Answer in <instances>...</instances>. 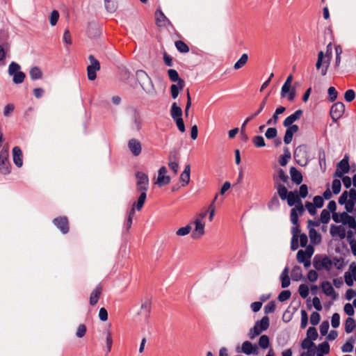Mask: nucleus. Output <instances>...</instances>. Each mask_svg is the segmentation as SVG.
Returning a JSON list of instances; mask_svg holds the SVG:
<instances>
[{
  "instance_id": "obj_1",
  "label": "nucleus",
  "mask_w": 356,
  "mask_h": 356,
  "mask_svg": "<svg viewBox=\"0 0 356 356\" xmlns=\"http://www.w3.org/2000/svg\"><path fill=\"white\" fill-rule=\"evenodd\" d=\"M269 327V318L268 316H264L260 321L255 323L254 327L250 330L248 336L250 339H254L263 331L266 330Z\"/></svg>"
},
{
  "instance_id": "obj_2",
  "label": "nucleus",
  "mask_w": 356,
  "mask_h": 356,
  "mask_svg": "<svg viewBox=\"0 0 356 356\" xmlns=\"http://www.w3.org/2000/svg\"><path fill=\"white\" fill-rule=\"evenodd\" d=\"M332 265V261L326 255L317 254L313 259V266L318 270L324 269L330 271Z\"/></svg>"
},
{
  "instance_id": "obj_3",
  "label": "nucleus",
  "mask_w": 356,
  "mask_h": 356,
  "mask_svg": "<svg viewBox=\"0 0 356 356\" xmlns=\"http://www.w3.org/2000/svg\"><path fill=\"white\" fill-rule=\"evenodd\" d=\"M20 65L13 61L8 66V74L13 76V81L15 84H20L24 82L26 77L25 73L19 71Z\"/></svg>"
},
{
  "instance_id": "obj_4",
  "label": "nucleus",
  "mask_w": 356,
  "mask_h": 356,
  "mask_svg": "<svg viewBox=\"0 0 356 356\" xmlns=\"http://www.w3.org/2000/svg\"><path fill=\"white\" fill-rule=\"evenodd\" d=\"M332 220L337 222H342L343 225H348L350 228L356 229V220L354 217L350 216L346 212L341 213H334Z\"/></svg>"
},
{
  "instance_id": "obj_5",
  "label": "nucleus",
  "mask_w": 356,
  "mask_h": 356,
  "mask_svg": "<svg viewBox=\"0 0 356 356\" xmlns=\"http://www.w3.org/2000/svg\"><path fill=\"white\" fill-rule=\"evenodd\" d=\"M307 147L305 145H300L296 148L294 158L299 165H305L307 163Z\"/></svg>"
},
{
  "instance_id": "obj_6",
  "label": "nucleus",
  "mask_w": 356,
  "mask_h": 356,
  "mask_svg": "<svg viewBox=\"0 0 356 356\" xmlns=\"http://www.w3.org/2000/svg\"><path fill=\"white\" fill-rule=\"evenodd\" d=\"M8 156V150L3 149L0 152V172L3 175H8L10 172V163Z\"/></svg>"
},
{
  "instance_id": "obj_7",
  "label": "nucleus",
  "mask_w": 356,
  "mask_h": 356,
  "mask_svg": "<svg viewBox=\"0 0 356 356\" xmlns=\"http://www.w3.org/2000/svg\"><path fill=\"white\" fill-rule=\"evenodd\" d=\"M136 190L147 191L149 185V177L147 174L143 172L138 171L136 173Z\"/></svg>"
},
{
  "instance_id": "obj_8",
  "label": "nucleus",
  "mask_w": 356,
  "mask_h": 356,
  "mask_svg": "<svg viewBox=\"0 0 356 356\" xmlns=\"http://www.w3.org/2000/svg\"><path fill=\"white\" fill-rule=\"evenodd\" d=\"M345 106L342 102H337L334 104L330 108V116L333 122H337L343 114Z\"/></svg>"
},
{
  "instance_id": "obj_9",
  "label": "nucleus",
  "mask_w": 356,
  "mask_h": 356,
  "mask_svg": "<svg viewBox=\"0 0 356 356\" xmlns=\"http://www.w3.org/2000/svg\"><path fill=\"white\" fill-rule=\"evenodd\" d=\"M350 170V165L347 157H344L341 160L337 165V170L334 174V177H342V176L348 173Z\"/></svg>"
},
{
  "instance_id": "obj_10",
  "label": "nucleus",
  "mask_w": 356,
  "mask_h": 356,
  "mask_svg": "<svg viewBox=\"0 0 356 356\" xmlns=\"http://www.w3.org/2000/svg\"><path fill=\"white\" fill-rule=\"evenodd\" d=\"M168 170L165 166H162L159 168L158 171V177L156 181V184L159 186H163L164 185H167L170 182V177L166 175Z\"/></svg>"
},
{
  "instance_id": "obj_11",
  "label": "nucleus",
  "mask_w": 356,
  "mask_h": 356,
  "mask_svg": "<svg viewBox=\"0 0 356 356\" xmlns=\"http://www.w3.org/2000/svg\"><path fill=\"white\" fill-rule=\"evenodd\" d=\"M127 146L133 156H138L140 154L142 151V145L138 139L131 138L129 140Z\"/></svg>"
},
{
  "instance_id": "obj_12",
  "label": "nucleus",
  "mask_w": 356,
  "mask_h": 356,
  "mask_svg": "<svg viewBox=\"0 0 356 356\" xmlns=\"http://www.w3.org/2000/svg\"><path fill=\"white\" fill-rule=\"evenodd\" d=\"M53 222L63 234H65L69 232V224L67 217L63 216L56 218L54 219Z\"/></svg>"
},
{
  "instance_id": "obj_13",
  "label": "nucleus",
  "mask_w": 356,
  "mask_h": 356,
  "mask_svg": "<svg viewBox=\"0 0 356 356\" xmlns=\"http://www.w3.org/2000/svg\"><path fill=\"white\" fill-rule=\"evenodd\" d=\"M194 223L195 225V227L192 232L191 236L194 239H197L204 235L205 225L200 219H196L194 221Z\"/></svg>"
},
{
  "instance_id": "obj_14",
  "label": "nucleus",
  "mask_w": 356,
  "mask_h": 356,
  "mask_svg": "<svg viewBox=\"0 0 356 356\" xmlns=\"http://www.w3.org/2000/svg\"><path fill=\"white\" fill-rule=\"evenodd\" d=\"M142 120L139 113L135 111L133 113L131 120L129 124L130 129L133 131L138 132L141 129Z\"/></svg>"
},
{
  "instance_id": "obj_15",
  "label": "nucleus",
  "mask_w": 356,
  "mask_h": 356,
  "mask_svg": "<svg viewBox=\"0 0 356 356\" xmlns=\"http://www.w3.org/2000/svg\"><path fill=\"white\" fill-rule=\"evenodd\" d=\"M321 289L323 292L329 297H331L332 300H336L338 297V294L335 292L331 283L328 281L323 282L321 284Z\"/></svg>"
},
{
  "instance_id": "obj_16",
  "label": "nucleus",
  "mask_w": 356,
  "mask_h": 356,
  "mask_svg": "<svg viewBox=\"0 0 356 356\" xmlns=\"http://www.w3.org/2000/svg\"><path fill=\"white\" fill-rule=\"evenodd\" d=\"M136 76L138 80L140 81V83L142 88H143V90H145L146 92H150V90H146L143 86L144 82L145 81H148L150 83L151 88H153V83H152V81L150 77L149 76V75L144 70H138L136 72Z\"/></svg>"
},
{
  "instance_id": "obj_17",
  "label": "nucleus",
  "mask_w": 356,
  "mask_h": 356,
  "mask_svg": "<svg viewBox=\"0 0 356 356\" xmlns=\"http://www.w3.org/2000/svg\"><path fill=\"white\" fill-rule=\"evenodd\" d=\"M241 351L248 355H257L258 353V348L256 345H253L251 342L246 341L242 343Z\"/></svg>"
},
{
  "instance_id": "obj_18",
  "label": "nucleus",
  "mask_w": 356,
  "mask_h": 356,
  "mask_svg": "<svg viewBox=\"0 0 356 356\" xmlns=\"http://www.w3.org/2000/svg\"><path fill=\"white\" fill-rule=\"evenodd\" d=\"M286 200H287V204L289 207H292L293 205H295V207L303 206L302 201L296 192L290 191Z\"/></svg>"
},
{
  "instance_id": "obj_19",
  "label": "nucleus",
  "mask_w": 356,
  "mask_h": 356,
  "mask_svg": "<svg viewBox=\"0 0 356 356\" xmlns=\"http://www.w3.org/2000/svg\"><path fill=\"white\" fill-rule=\"evenodd\" d=\"M289 176L285 173L284 170L279 169L276 174L273 176V184L276 185L277 184H286L289 181Z\"/></svg>"
},
{
  "instance_id": "obj_20",
  "label": "nucleus",
  "mask_w": 356,
  "mask_h": 356,
  "mask_svg": "<svg viewBox=\"0 0 356 356\" xmlns=\"http://www.w3.org/2000/svg\"><path fill=\"white\" fill-rule=\"evenodd\" d=\"M304 212L305 208L303 206H300L299 207H293L291 209L290 220L293 225H297V224H298V217L299 216H302Z\"/></svg>"
},
{
  "instance_id": "obj_21",
  "label": "nucleus",
  "mask_w": 356,
  "mask_h": 356,
  "mask_svg": "<svg viewBox=\"0 0 356 356\" xmlns=\"http://www.w3.org/2000/svg\"><path fill=\"white\" fill-rule=\"evenodd\" d=\"M87 34L92 39L98 38L101 34V30L99 25L95 22H90L88 24Z\"/></svg>"
},
{
  "instance_id": "obj_22",
  "label": "nucleus",
  "mask_w": 356,
  "mask_h": 356,
  "mask_svg": "<svg viewBox=\"0 0 356 356\" xmlns=\"http://www.w3.org/2000/svg\"><path fill=\"white\" fill-rule=\"evenodd\" d=\"M330 232L333 237L339 236L341 239L346 237V229L342 225H332Z\"/></svg>"
},
{
  "instance_id": "obj_23",
  "label": "nucleus",
  "mask_w": 356,
  "mask_h": 356,
  "mask_svg": "<svg viewBox=\"0 0 356 356\" xmlns=\"http://www.w3.org/2000/svg\"><path fill=\"white\" fill-rule=\"evenodd\" d=\"M314 250L312 248H307L306 250H300L297 253V260L299 263L310 259Z\"/></svg>"
},
{
  "instance_id": "obj_24",
  "label": "nucleus",
  "mask_w": 356,
  "mask_h": 356,
  "mask_svg": "<svg viewBox=\"0 0 356 356\" xmlns=\"http://www.w3.org/2000/svg\"><path fill=\"white\" fill-rule=\"evenodd\" d=\"M155 17L156 24L159 26H165L167 24H171L170 20L166 17V16L164 15L162 10L160 9H157L156 11L155 12Z\"/></svg>"
},
{
  "instance_id": "obj_25",
  "label": "nucleus",
  "mask_w": 356,
  "mask_h": 356,
  "mask_svg": "<svg viewBox=\"0 0 356 356\" xmlns=\"http://www.w3.org/2000/svg\"><path fill=\"white\" fill-rule=\"evenodd\" d=\"M13 162L19 168L22 167L23 165L22 161V152L21 149L16 146L13 149Z\"/></svg>"
},
{
  "instance_id": "obj_26",
  "label": "nucleus",
  "mask_w": 356,
  "mask_h": 356,
  "mask_svg": "<svg viewBox=\"0 0 356 356\" xmlns=\"http://www.w3.org/2000/svg\"><path fill=\"white\" fill-rule=\"evenodd\" d=\"M267 98L268 97L266 96L262 101L260 103V105H259V107L258 108V110L254 113H253L252 115H250V117H248V118H246V120L243 122L242 126H241V130L243 131L246 124L250 121L252 120V119H254L256 116H257L259 113H261V112L263 111V109L264 108L266 104V102H267Z\"/></svg>"
},
{
  "instance_id": "obj_27",
  "label": "nucleus",
  "mask_w": 356,
  "mask_h": 356,
  "mask_svg": "<svg viewBox=\"0 0 356 356\" xmlns=\"http://www.w3.org/2000/svg\"><path fill=\"white\" fill-rule=\"evenodd\" d=\"M102 287L99 284L97 285L93 291L91 292L90 296V304L92 306H95L98 300L102 294Z\"/></svg>"
},
{
  "instance_id": "obj_28",
  "label": "nucleus",
  "mask_w": 356,
  "mask_h": 356,
  "mask_svg": "<svg viewBox=\"0 0 356 356\" xmlns=\"http://www.w3.org/2000/svg\"><path fill=\"white\" fill-rule=\"evenodd\" d=\"M302 114V110H297L293 114L290 115L289 116L285 118V120L283 122V125L284 127H289V125L293 124L295 121L298 120Z\"/></svg>"
},
{
  "instance_id": "obj_29",
  "label": "nucleus",
  "mask_w": 356,
  "mask_h": 356,
  "mask_svg": "<svg viewBox=\"0 0 356 356\" xmlns=\"http://www.w3.org/2000/svg\"><path fill=\"white\" fill-rule=\"evenodd\" d=\"M190 174H191V165L187 164L184 171L180 175V181L181 182V186H185L188 184L190 181Z\"/></svg>"
},
{
  "instance_id": "obj_30",
  "label": "nucleus",
  "mask_w": 356,
  "mask_h": 356,
  "mask_svg": "<svg viewBox=\"0 0 356 356\" xmlns=\"http://www.w3.org/2000/svg\"><path fill=\"white\" fill-rule=\"evenodd\" d=\"M184 81L180 80L177 84H172L170 86L171 95L173 99H176L178 97L179 91L184 89Z\"/></svg>"
},
{
  "instance_id": "obj_31",
  "label": "nucleus",
  "mask_w": 356,
  "mask_h": 356,
  "mask_svg": "<svg viewBox=\"0 0 356 356\" xmlns=\"http://www.w3.org/2000/svg\"><path fill=\"white\" fill-rule=\"evenodd\" d=\"M290 175L292 181L296 184L299 185L302 181V174L295 167L290 168Z\"/></svg>"
},
{
  "instance_id": "obj_32",
  "label": "nucleus",
  "mask_w": 356,
  "mask_h": 356,
  "mask_svg": "<svg viewBox=\"0 0 356 356\" xmlns=\"http://www.w3.org/2000/svg\"><path fill=\"white\" fill-rule=\"evenodd\" d=\"M140 193V195L137 200V202L134 204V207H136L138 211H140L143 208L147 197V191H137Z\"/></svg>"
},
{
  "instance_id": "obj_33",
  "label": "nucleus",
  "mask_w": 356,
  "mask_h": 356,
  "mask_svg": "<svg viewBox=\"0 0 356 356\" xmlns=\"http://www.w3.org/2000/svg\"><path fill=\"white\" fill-rule=\"evenodd\" d=\"M274 188L277 190V194L281 200H286L289 193L286 187L283 184L276 183V185H274Z\"/></svg>"
},
{
  "instance_id": "obj_34",
  "label": "nucleus",
  "mask_w": 356,
  "mask_h": 356,
  "mask_svg": "<svg viewBox=\"0 0 356 356\" xmlns=\"http://www.w3.org/2000/svg\"><path fill=\"white\" fill-rule=\"evenodd\" d=\"M170 115L173 120L182 118V110L176 102H174L171 106Z\"/></svg>"
},
{
  "instance_id": "obj_35",
  "label": "nucleus",
  "mask_w": 356,
  "mask_h": 356,
  "mask_svg": "<svg viewBox=\"0 0 356 356\" xmlns=\"http://www.w3.org/2000/svg\"><path fill=\"white\" fill-rule=\"evenodd\" d=\"M309 236L312 243L317 244L321 241V234L314 228H310L309 230Z\"/></svg>"
},
{
  "instance_id": "obj_36",
  "label": "nucleus",
  "mask_w": 356,
  "mask_h": 356,
  "mask_svg": "<svg viewBox=\"0 0 356 356\" xmlns=\"http://www.w3.org/2000/svg\"><path fill=\"white\" fill-rule=\"evenodd\" d=\"M29 74L32 80H38L42 77V72L38 67H33L29 71Z\"/></svg>"
},
{
  "instance_id": "obj_37",
  "label": "nucleus",
  "mask_w": 356,
  "mask_h": 356,
  "mask_svg": "<svg viewBox=\"0 0 356 356\" xmlns=\"http://www.w3.org/2000/svg\"><path fill=\"white\" fill-rule=\"evenodd\" d=\"M106 10L111 13L115 12L118 8V3L115 0H104Z\"/></svg>"
},
{
  "instance_id": "obj_38",
  "label": "nucleus",
  "mask_w": 356,
  "mask_h": 356,
  "mask_svg": "<svg viewBox=\"0 0 356 356\" xmlns=\"http://www.w3.org/2000/svg\"><path fill=\"white\" fill-rule=\"evenodd\" d=\"M356 326L355 321L352 317H348L345 323V332L348 334L351 333Z\"/></svg>"
},
{
  "instance_id": "obj_39",
  "label": "nucleus",
  "mask_w": 356,
  "mask_h": 356,
  "mask_svg": "<svg viewBox=\"0 0 356 356\" xmlns=\"http://www.w3.org/2000/svg\"><path fill=\"white\" fill-rule=\"evenodd\" d=\"M355 339L353 337H350L348 340L341 346V351L343 353H351L353 350V345Z\"/></svg>"
},
{
  "instance_id": "obj_40",
  "label": "nucleus",
  "mask_w": 356,
  "mask_h": 356,
  "mask_svg": "<svg viewBox=\"0 0 356 356\" xmlns=\"http://www.w3.org/2000/svg\"><path fill=\"white\" fill-rule=\"evenodd\" d=\"M248 60V55L247 54H243L241 58L235 63L234 65V70H239L242 68Z\"/></svg>"
},
{
  "instance_id": "obj_41",
  "label": "nucleus",
  "mask_w": 356,
  "mask_h": 356,
  "mask_svg": "<svg viewBox=\"0 0 356 356\" xmlns=\"http://www.w3.org/2000/svg\"><path fill=\"white\" fill-rule=\"evenodd\" d=\"M291 156V152L287 147L284 149V154L282 155L280 158L279 163L280 165L284 166L286 165L288 162V159H289Z\"/></svg>"
},
{
  "instance_id": "obj_42",
  "label": "nucleus",
  "mask_w": 356,
  "mask_h": 356,
  "mask_svg": "<svg viewBox=\"0 0 356 356\" xmlns=\"http://www.w3.org/2000/svg\"><path fill=\"white\" fill-rule=\"evenodd\" d=\"M151 309V303L150 301L147 299L145 300L142 303L140 306V312L138 313V314H145L149 313Z\"/></svg>"
},
{
  "instance_id": "obj_43",
  "label": "nucleus",
  "mask_w": 356,
  "mask_h": 356,
  "mask_svg": "<svg viewBox=\"0 0 356 356\" xmlns=\"http://www.w3.org/2000/svg\"><path fill=\"white\" fill-rule=\"evenodd\" d=\"M316 349L318 350V353L321 354V355L323 354H328L330 352V345L327 341H324L319 343Z\"/></svg>"
},
{
  "instance_id": "obj_44",
  "label": "nucleus",
  "mask_w": 356,
  "mask_h": 356,
  "mask_svg": "<svg viewBox=\"0 0 356 356\" xmlns=\"http://www.w3.org/2000/svg\"><path fill=\"white\" fill-rule=\"evenodd\" d=\"M175 47L181 53H187L189 51V47L188 45L181 40L176 41Z\"/></svg>"
},
{
  "instance_id": "obj_45",
  "label": "nucleus",
  "mask_w": 356,
  "mask_h": 356,
  "mask_svg": "<svg viewBox=\"0 0 356 356\" xmlns=\"http://www.w3.org/2000/svg\"><path fill=\"white\" fill-rule=\"evenodd\" d=\"M88 60H90V64L87 67L93 68L94 70H100V63L93 55H90L88 56Z\"/></svg>"
},
{
  "instance_id": "obj_46",
  "label": "nucleus",
  "mask_w": 356,
  "mask_h": 356,
  "mask_svg": "<svg viewBox=\"0 0 356 356\" xmlns=\"http://www.w3.org/2000/svg\"><path fill=\"white\" fill-rule=\"evenodd\" d=\"M168 74L169 79L173 82L179 83L180 80H182L181 79L179 78V74L177 72V70H175L174 69L168 70Z\"/></svg>"
},
{
  "instance_id": "obj_47",
  "label": "nucleus",
  "mask_w": 356,
  "mask_h": 356,
  "mask_svg": "<svg viewBox=\"0 0 356 356\" xmlns=\"http://www.w3.org/2000/svg\"><path fill=\"white\" fill-rule=\"evenodd\" d=\"M270 339L267 335H262L260 337L259 340V346L263 348L266 349L269 346Z\"/></svg>"
},
{
  "instance_id": "obj_48",
  "label": "nucleus",
  "mask_w": 356,
  "mask_h": 356,
  "mask_svg": "<svg viewBox=\"0 0 356 356\" xmlns=\"http://www.w3.org/2000/svg\"><path fill=\"white\" fill-rule=\"evenodd\" d=\"M302 277V270L300 266H296L292 269V279L298 281Z\"/></svg>"
},
{
  "instance_id": "obj_49",
  "label": "nucleus",
  "mask_w": 356,
  "mask_h": 356,
  "mask_svg": "<svg viewBox=\"0 0 356 356\" xmlns=\"http://www.w3.org/2000/svg\"><path fill=\"white\" fill-rule=\"evenodd\" d=\"M307 338L315 341L318 337V332L314 327H309L307 331Z\"/></svg>"
},
{
  "instance_id": "obj_50",
  "label": "nucleus",
  "mask_w": 356,
  "mask_h": 356,
  "mask_svg": "<svg viewBox=\"0 0 356 356\" xmlns=\"http://www.w3.org/2000/svg\"><path fill=\"white\" fill-rule=\"evenodd\" d=\"M341 188V184L339 179H334L332 183V193L334 195H337L340 193Z\"/></svg>"
},
{
  "instance_id": "obj_51",
  "label": "nucleus",
  "mask_w": 356,
  "mask_h": 356,
  "mask_svg": "<svg viewBox=\"0 0 356 356\" xmlns=\"http://www.w3.org/2000/svg\"><path fill=\"white\" fill-rule=\"evenodd\" d=\"M252 142L255 147H263L266 145L264 139L261 136H256L253 138Z\"/></svg>"
},
{
  "instance_id": "obj_52",
  "label": "nucleus",
  "mask_w": 356,
  "mask_h": 356,
  "mask_svg": "<svg viewBox=\"0 0 356 356\" xmlns=\"http://www.w3.org/2000/svg\"><path fill=\"white\" fill-rule=\"evenodd\" d=\"M191 231V227L190 225H187L185 227H181L177 230L176 234L179 236H184L188 234Z\"/></svg>"
},
{
  "instance_id": "obj_53",
  "label": "nucleus",
  "mask_w": 356,
  "mask_h": 356,
  "mask_svg": "<svg viewBox=\"0 0 356 356\" xmlns=\"http://www.w3.org/2000/svg\"><path fill=\"white\" fill-rule=\"evenodd\" d=\"M59 17H60V15H59L58 11H57L56 10H53L51 13V15L49 17L50 24L51 26H55L58 21Z\"/></svg>"
},
{
  "instance_id": "obj_54",
  "label": "nucleus",
  "mask_w": 356,
  "mask_h": 356,
  "mask_svg": "<svg viewBox=\"0 0 356 356\" xmlns=\"http://www.w3.org/2000/svg\"><path fill=\"white\" fill-rule=\"evenodd\" d=\"M301 322H300V327L302 329H305L308 324V315L307 312L305 309L301 310Z\"/></svg>"
},
{
  "instance_id": "obj_55",
  "label": "nucleus",
  "mask_w": 356,
  "mask_h": 356,
  "mask_svg": "<svg viewBox=\"0 0 356 356\" xmlns=\"http://www.w3.org/2000/svg\"><path fill=\"white\" fill-rule=\"evenodd\" d=\"M298 292L302 298H306L309 295V287L306 284H300L298 287Z\"/></svg>"
},
{
  "instance_id": "obj_56",
  "label": "nucleus",
  "mask_w": 356,
  "mask_h": 356,
  "mask_svg": "<svg viewBox=\"0 0 356 356\" xmlns=\"http://www.w3.org/2000/svg\"><path fill=\"white\" fill-rule=\"evenodd\" d=\"M277 129L275 127H270L266 130L265 133V136L267 139H273L277 136Z\"/></svg>"
},
{
  "instance_id": "obj_57",
  "label": "nucleus",
  "mask_w": 356,
  "mask_h": 356,
  "mask_svg": "<svg viewBox=\"0 0 356 356\" xmlns=\"http://www.w3.org/2000/svg\"><path fill=\"white\" fill-rule=\"evenodd\" d=\"M268 209L270 210L277 209L280 207V201L277 198V197L274 196L272 197L270 201L269 202L268 204Z\"/></svg>"
},
{
  "instance_id": "obj_58",
  "label": "nucleus",
  "mask_w": 356,
  "mask_h": 356,
  "mask_svg": "<svg viewBox=\"0 0 356 356\" xmlns=\"http://www.w3.org/2000/svg\"><path fill=\"white\" fill-rule=\"evenodd\" d=\"M330 220V211L327 209H323L321 213V222L323 224H327Z\"/></svg>"
},
{
  "instance_id": "obj_59",
  "label": "nucleus",
  "mask_w": 356,
  "mask_h": 356,
  "mask_svg": "<svg viewBox=\"0 0 356 356\" xmlns=\"http://www.w3.org/2000/svg\"><path fill=\"white\" fill-rule=\"evenodd\" d=\"M291 293L289 290H284L280 292L278 296V300L280 302H284L290 298Z\"/></svg>"
},
{
  "instance_id": "obj_60",
  "label": "nucleus",
  "mask_w": 356,
  "mask_h": 356,
  "mask_svg": "<svg viewBox=\"0 0 356 356\" xmlns=\"http://www.w3.org/2000/svg\"><path fill=\"white\" fill-rule=\"evenodd\" d=\"M327 92L329 95V101L333 102L337 98L338 92L336 90L335 88L331 86L328 88Z\"/></svg>"
},
{
  "instance_id": "obj_61",
  "label": "nucleus",
  "mask_w": 356,
  "mask_h": 356,
  "mask_svg": "<svg viewBox=\"0 0 356 356\" xmlns=\"http://www.w3.org/2000/svg\"><path fill=\"white\" fill-rule=\"evenodd\" d=\"M321 316L317 312H314L310 316V323L312 325H316L319 323Z\"/></svg>"
},
{
  "instance_id": "obj_62",
  "label": "nucleus",
  "mask_w": 356,
  "mask_h": 356,
  "mask_svg": "<svg viewBox=\"0 0 356 356\" xmlns=\"http://www.w3.org/2000/svg\"><path fill=\"white\" fill-rule=\"evenodd\" d=\"M315 344L312 340L305 338L302 340L300 346L302 349H310V348L314 347Z\"/></svg>"
},
{
  "instance_id": "obj_63",
  "label": "nucleus",
  "mask_w": 356,
  "mask_h": 356,
  "mask_svg": "<svg viewBox=\"0 0 356 356\" xmlns=\"http://www.w3.org/2000/svg\"><path fill=\"white\" fill-rule=\"evenodd\" d=\"M331 325L334 328H337L340 325V316L338 313L333 314L331 318Z\"/></svg>"
},
{
  "instance_id": "obj_64",
  "label": "nucleus",
  "mask_w": 356,
  "mask_h": 356,
  "mask_svg": "<svg viewBox=\"0 0 356 356\" xmlns=\"http://www.w3.org/2000/svg\"><path fill=\"white\" fill-rule=\"evenodd\" d=\"M275 309V303L274 301H270L264 307V312L266 314L273 313Z\"/></svg>"
}]
</instances>
